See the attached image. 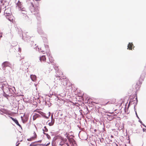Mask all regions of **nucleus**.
Wrapping results in <instances>:
<instances>
[{"instance_id": "nucleus-1", "label": "nucleus", "mask_w": 146, "mask_h": 146, "mask_svg": "<svg viewBox=\"0 0 146 146\" xmlns=\"http://www.w3.org/2000/svg\"><path fill=\"white\" fill-rule=\"evenodd\" d=\"M39 7H34L33 6L30 9V11L31 13L35 15L37 19L40 17V15L39 12Z\"/></svg>"}, {"instance_id": "nucleus-2", "label": "nucleus", "mask_w": 146, "mask_h": 146, "mask_svg": "<svg viewBox=\"0 0 146 146\" xmlns=\"http://www.w3.org/2000/svg\"><path fill=\"white\" fill-rule=\"evenodd\" d=\"M143 79L144 77L142 78L141 76L139 81L137 83L136 85L134 86V90L136 91H137L139 90L141 85L142 84V81L143 80Z\"/></svg>"}, {"instance_id": "nucleus-3", "label": "nucleus", "mask_w": 146, "mask_h": 146, "mask_svg": "<svg viewBox=\"0 0 146 146\" xmlns=\"http://www.w3.org/2000/svg\"><path fill=\"white\" fill-rule=\"evenodd\" d=\"M116 102V100L115 99H113L111 100L110 101L108 102L106 104H102V106H104L108 104H114Z\"/></svg>"}, {"instance_id": "nucleus-4", "label": "nucleus", "mask_w": 146, "mask_h": 146, "mask_svg": "<svg viewBox=\"0 0 146 146\" xmlns=\"http://www.w3.org/2000/svg\"><path fill=\"white\" fill-rule=\"evenodd\" d=\"M7 19L8 20L11 22L13 23L15 22V18L12 15H11V16L9 17H7Z\"/></svg>"}, {"instance_id": "nucleus-5", "label": "nucleus", "mask_w": 146, "mask_h": 146, "mask_svg": "<svg viewBox=\"0 0 146 146\" xmlns=\"http://www.w3.org/2000/svg\"><path fill=\"white\" fill-rule=\"evenodd\" d=\"M66 139H64L62 138H60L59 139L58 142L59 143L60 145L62 146V145H64L65 142L66 141Z\"/></svg>"}, {"instance_id": "nucleus-6", "label": "nucleus", "mask_w": 146, "mask_h": 146, "mask_svg": "<svg viewBox=\"0 0 146 146\" xmlns=\"http://www.w3.org/2000/svg\"><path fill=\"white\" fill-rule=\"evenodd\" d=\"M10 65V63L8 62H3L2 64L3 69L5 70V68L7 66H9Z\"/></svg>"}, {"instance_id": "nucleus-7", "label": "nucleus", "mask_w": 146, "mask_h": 146, "mask_svg": "<svg viewBox=\"0 0 146 146\" xmlns=\"http://www.w3.org/2000/svg\"><path fill=\"white\" fill-rule=\"evenodd\" d=\"M45 47L46 48L45 51L46 52L47 55H49V56L50 55V53L48 45L47 44L45 45Z\"/></svg>"}, {"instance_id": "nucleus-8", "label": "nucleus", "mask_w": 146, "mask_h": 146, "mask_svg": "<svg viewBox=\"0 0 146 146\" xmlns=\"http://www.w3.org/2000/svg\"><path fill=\"white\" fill-rule=\"evenodd\" d=\"M33 134L34 136L33 137H31L30 139H27V140L28 141H31L33 140L36 139V138L37 136L36 133L35 132H34Z\"/></svg>"}, {"instance_id": "nucleus-9", "label": "nucleus", "mask_w": 146, "mask_h": 146, "mask_svg": "<svg viewBox=\"0 0 146 146\" xmlns=\"http://www.w3.org/2000/svg\"><path fill=\"white\" fill-rule=\"evenodd\" d=\"M5 15L6 17V18H7V17H9L11 16V15H12L10 10H9V13H7V10H5Z\"/></svg>"}, {"instance_id": "nucleus-10", "label": "nucleus", "mask_w": 146, "mask_h": 146, "mask_svg": "<svg viewBox=\"0 0 146 146\" xmlns=\"http://www.w3.org/2000/svg\"><path fill=\"white\" fill-rule=\"evenodd\" d=\"M51 122L48 123V125L50 126L52 125L54 122V120L53 118V116L52 115L51 117Z\"/></svg>"}, {"instance_id": "nucleus-11", "label": "nucleus", "mask_w": 146, "mask_h": 146, "mask_svg": "<svg viewBox=\"0 0 146 146\" xmlns=\"http://www.w3.org/2000/svg\"><path fill=\"white\" fill-rule=\"evenodd\" d=\"M133 46V45L132 42H129L127 46V49L129 50H132V46Z\"/></svg>"}, {"instance_id": "nucleus-12", "label": "nucleus", "mask_w": 146, "mask_h": 146, "mask_svg": "<svg viewBox=\"0 0 146 146\" xmlns=\"http://www.w3.org/2000/svg\"><path fill=\"white\" fill-rule=\"evenodd\" d=\"M40 60L41 62H45L46 61V58L45 56L44 55L42 56L40 58Z\"/></svg>"}, {"instance_id": "nucleus-13", "label": "nucleus", "mask_w": 146, "mask_h": 146, "mask_svg": "<svg viewBox=\"0 0 146 146\" xmlns=\"http://www.w3.org/2000/svg\"><path fill=\"white\" fill-rule=\"evenodd\" d=\"M30 77L32 80L33 81H35L36 80L37 78L35 75H31Z\"/></svg>"}, {"instance_id": "nucleus-14", "label": "nucleus", "mask_w": 146, "mask_h": 146, "mask_svg": "<svg viewBox=\"0 0 146 146\" xmlns=\"http://www.w3.org/2000/svg\"><path fill=\"white\" fill-rule=\"evenodd\" d=\"M17 5L19 8H21L22 6V3L21 2H20L19 1H18V2L17 3Z\"/></svg>"}, {"instance_id": "nucleus-15", "label": "nucleus", "mask_w": 146, "mask_h": 146, "mask_svg": "<svg viewBox=\"0 0 146 146\" xmlns=\"http://www.w3.org/2000/svg\"><path fill=\"white\" fill-rule=\"evenodd\" d=\"M63 75V73L62 72H60V74L59 75H58L57 74L56 77H58L60 78H61L62 77V76Z\"/></svg>"}, {"instance_id": "nucleus-16", "label": "nucleus", "mask_w": 146, "mask_h": 146, "mask_svg": "<svg viewBox=\"0 0 146 146\" xmlns=\"http://www.w3.org/2000/svg\"><path fill=\"white\" fill-rule=\"evenodd\" d=\"M43 133H44V135H46V136L47 137V138L48 139H50L51 137H50V136L48 134L46 133H45L44 132H43Z\"/></svg>"}, {"instance_id": "nucleus-17", "label": "nucleus", "mask_w": 146, "mask_h": 146, "mask_svg": "<svg viewBox=\"0 0 146 146\" xmlns=\"http://www.w3.org/2000/svg\"><path fill=\"white\" fill-rule=\"evenodd\" d=\"M10 118L15 123L18 121L16 119H15L12 117H10Z\"/></svg>"}, {"instance_id": "nucleus-18", "label": "nucleus", "mask_w": 146, "mask_h": 146, "mask_svg": "<svg viewBox=\"0 0 146 146\" xmlns=\"http://www.w3.org/2000/svg\"><path fill=\"white\" fill-rule=\"evenodd\" d=\"M43 131L44 132H47L48 131V129L46 126L44 127V128L43 129Z\"/></svg>"}, {"instance_id": "nucleus-19", "label": "nucleus", "mask_w": 146, "mask_h": 146, "mask_svg": "<svg viewBox=\"0 0 146 146\" xmlns=\"http://www.w3.org/2000/svg\"><path fill=\"white\" fill-rule=\"evenodd\" d=\"M38 115L37 114L36 115H35L33 116V119L34 120H35L36 118L38 117Z\"/></svg>"}, {"instance_id": "nucleus-20", "label": "nucleus", "mask_w": 146, "mask_h": 146, "mask_svg": "<svg viewBox=\"0 0 146 146\" xmlns=\"http://www.w3.org/2000/svg\"><path fill=\"white\" fill-rule=\"evenodd\" d=\"M49 59L50 62H52L54 61L53 58L51 56H50V57H49Z\"/></svg>"}, {"instance_id": "nucleus-21", "label": "nucleus", "mask_w": 146, "mask_h": 146, "mask_svg": "<svg viewBox=\"0 0 146 146\" xmlns=\"http://www.w3.org/2000/svg\"><path fill=\"white\" fill-rule=\"evenodd\" d=\"M18 126H19V127H21V125L19 123V122L18 121H17L16 123H15Z\"/></svg>"}, {"instance_id": "nucleus-22", "label": "nucleus", "mask_w": 146, "mask_h": 146, "mask_svg": "<svg viewBox=\"0 0 146 146\" xmlns=\"http://www.w3.org/2000/svg\"><path fill=\"white\" fill-rule=\"evenodd\" d=\"M2 37V34L1 33H0V38Z\"/></svg>"}, {"instance_id": "nucleus-23", "label": "nucleus", "mask_w": 146, "mask_h": 146, "mask_svg": "<svg viewBox=\"0 0 146 146\" xmlns=\"http://www.w3.org/2000/svg\"><path fill=\"white\" fill-rule=\"evenodd\" d=\"M143 132H144L145 131H146V129H145L143 128Z\"/></svg>"}, {"instance_id": "nucleus-24", "label": "nucleus", "mask_w": 146, "mask_h": 146, "mask_svg": "<svg viewBox=\"0 0 146 146\" xmlns=\"http://www.w3.org/2000/svg\"><path fill=\"white\" fill-rule=\"evenodd\" d=\"M7 13H9V10H10V9H7Z\"/></svg>"}, {"instance_id": "nucleus-25", "label": "nucleus", "mask_w": 146, "mask_h": 146, "mask_svg": "<svg viewBox=\"0 0 146 146\" xmlns=\"http://www.w3.org/2000/svg\"><path fill=\"white\" fill-rule=\"evenodd\" d=\"M31 146H35V145H33V144H31L30 145Z\"/></svg>"}, {"instance_id": "nucleus-26", "label": "nucleus", "mask_w": 146, "mask_h": 146, "mask_svg": "<svg viewBox=\"0 0 146 146\" xmlns=\"http://www.w3.org/2000/svg\"><path fill=\"white\" fill-rule=\"evenodd\" d=\"M5 96L6 97H7V96H8V95H6V96Z\"/></svg>"}, {"instance_id": "nucleus-27", "label": "nucleus", "mask_w": 146, "mask_h": 146, "mask_svg": "<svg viewBox=\"0 0 146 146\" xmlns=\"http://www.w3.org/2000/svg\"><path fill=\"white\" fill-rule=\"evenodd\" d=\"M41 51L42 52H44V51Z\"/></svg>"}, {"instance_id": "nucleus-28", "label": "nucleus", "mask_w": 146, "mask_h": 146, "mask_svg": "<svg viewBox=\"0 0 146 146\" xmlns=\"http://www.w3.org/2000/svg\"><path fill=\"white\" fill-rule=\"evenodd\" d=\"M16 146H17V145Z\"/></svg>"}]
</instances>
